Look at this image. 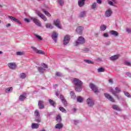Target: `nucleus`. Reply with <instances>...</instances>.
Segmentation results:
<instances>
[{
	"label": "nucleus",
	"mask_w": 131,
	"mask_h": 131,
	"mask_svg": "<svg viewBox=\"0 0 131 131\" xmlns=\"http://www.w3.org/2000/svg\"><path fill=\"white\" fill-rule=\"evenodd\" d=\"M116 91H114L113 90H111V92L112 93L113 95H114L118 99H119V96L117 95V93H120V89L119 88L116 87L115 88Z\"/></svg>",
	"instance_id": "nucleus-3"
},
{
	"label": "nucleus",
	"mask_w": 131,
	"mask_h": 131,
	"mask_svg": "<svg viewBox=\"0 0 131 131\" xmlns=\"http://www.w3.org/2000/svg\"><path fill=\"white\" fill-rule=\"evenodd\" d=\"M13 91V87L8 88L5 90L6 93H9V92H12Z\"/></svg>",
	"instance_id": "nucleus-34"
},
{
	"label": "nucleus",
	"mask_w": 131,
	"mask_h": 131,
	"mask_svg": "<svg viewBox=\"0 0 131 131\" xmlns=\"http://www.w3.org/2000/svg\"><path fill=\"white\" fill-rule=\"evenodd\" d=\"M60 99L63 103L64 106L66 107V106H67V101H66V100H65L64 96H63V95H60Z\"/></svg>",
	"instance_id": "nucleus-15"
},
{
	"label": "nucleus",
	"mask_w": 131,
	"mask_h": 131,
	"mask_svg": "<svg viewBox=\"0 0 131 131\" xmlns=\"http://www.w3.org/2000/svg\"><path fill=\"white\" fill-rule=\"evenodd\" d=\"M38 70V71H39V72H45V71H46L45 69L41 67H39Z\"/></svg>",
	"instance_id": "nucleus-38"
},
{
	"label": "nucleus",
	"mask_w": 131,
	"mask_h": 131,
	"mask_svg": "<svg viewBox=\"0 0 131 131\" xmlns=\"http://www.w3.org/2000/svg\"><path fill=\"white\" fill-rule=\"evenodd\" d=\"M126 31H127V32H128V33H131V29H130L127 28V29H126Z\"/></svg>",
	"instance_id": "nucleus-52"
},
{
	"label": "nucleus",
	"mask_w": 131,
	"mask_h": 131,
	"mask_svg": "<svg viewBox=\"0 0 131 131\" xmlns=\"http://www.w3.org/2000/svg\"><path fill=\"white\" fill-rule=\"evenodd\" d=\"M71 97H72V98H73V99H75V97H76V96H75V93H74V92H71Z\"/></svg>",
	"instance_id": "nucleus-40"
},
{
	"label": "nucleus",
	"mask_w": 131,
	"mask_h": 131,
	"mask_svg": "<svg viewBox=\"0 0 131 131\" xmlns=\"http://www.w3.org/2000/svg\"><path fill=\"white\" fill-rule=\"evenodd\" d=\"M109 82L110 83H113V80L112 79H110L109 80H108Z\"/></svg>",
	"instance_id": "nucleus-54"
},
{
	"label": "nucleus",
	"mask_w": 131,
	"mask_h": 131,
	"mask_svg": "<svg viewBox=\"0 0 131 131\" xmlns=\"http://www.w3.org/2000/svg\"><path fill=\"white\" fill-rule=\"evenodd\" d=\"M2 23V21L0 20V24Z\"/></svg>",
	"instance_id": "nucleus-62"
},
{
	"label": "nucleus",
	"mask_w": 131,
	"mask_h": 131,
	"mask_svg": "<svg viewBox=\"0 0 131 131\" xmlns=\"http://www.w3.org/2000/svg\"><path fill=\"white\" fill-rule=\"evenodd\" d=\"M85 51H89V50H85Z\"/></svg>",
	"instance_id": "nucleus-64"
},
{
	"label": "nucleus",
	"mask_w": 131,
	"mask_h": 131,
	"mask_svg": "<svg viewBox=\"0 0 131 131\" xmlns=\"http://www.w3.org/2000/svg\"><path fill=\"white\" fill-rule=\"evenodd\" d=\"M32 20L33 21L34 23L37 25V26H38L39 27H40L41 26V24L40 23V21L37 19L36 18H32Z\"/></svg>",
	"instance_id": "nucleus-11"
},
{
	"label": "nucleus",
	"mask_w": 131,
	"mask_h": 131,
	"mask_svg": "<svg viewBox=\"0 0 131 131\" xmlns=\"http://www.w3.org/2000/svg\"><path fill=\"white\" fill-rule=\"evenodd\" d=\"M60 20L59 19H56L54 21V25L57 27V28H59V29H62V27L60 26Z\"/></svg>",
	"instance_id": "nucleus-13"
},
{
	"label": "nucleus",
	"mask_w": 131,
	"mask_h": 131,
	"mask_svg": "<svg viewBox=\"0 0 131 131\" xmlns=\"http://www.w3.org/2000/svg\"><path fill=\"white\" fill-rule=\"evenodd\" d=\"M58 3L60 6H63L64 4V2H63V0H58Z\"/></svg>",
	"instance_id": "nucleus-43"
},
{
	"label": "nucleus",
	"mask_w": 131,
	"mask_h": 131,
	"mask_svg": "<svg viewBox=\"0 0 131 131\" xmlns=\"http://www.w3.org/2000/svg\"><path fill=\"white\" fill-rule=\"evenodd\" d=\"M20 78H22V79H24L25 78H26V74H25V73H21Z\"/></svg>",
	"instance_id": "nucleus-36"
},
{
	"label": "nucleus",
	"mask_w": 131,
	"mask_h": 131,
	"mask_svg": "<svg viewBox=\"0 0 131 131\" xmlns=\"http://www.w3.org/2000/svg\"><path fill=\"white\" fill-rule=\"evenodd\" d=\"M58 37V34L56 32H54L52 34V38L55 42H57V38Z\"/></svg>",
	"instance_id": "nucleus-17"
},
{
	"label": "nucleus",
	"mask_w": 131,
	"mask_h": 131,
	"mask_svg": "<svg viewBox=\"0 0 131 131\" xmlns=\"http://www.w3.org/2000/svg\"><path fill=\"white\" fill-rule=\"evenodd\" d=\"M103 35L104 37H109V35L107 33H105Z\"/></svg>",
	"instance_id": "nucleus-48"
},
{
	"label": "nucleus",
	"mask_w": 131,
	"mask_h": 131,
	"mask_svg": "<svg viewBox=\"0 0 131 131\" xmlns=\"http://www.w3.org/2000/svg\"><path fill=\"white\" fill-rule=\"evenodd\" d=\"M83 29V27L81 26H79L77 28L76 31L78 33V34H80V35H81V34H82Z\"/></svg>",
	"instance_id": "nucleus-14"
},
{
	"label": "nucleus",
	"mask_w": 131,
	"mask_h": 131,
	"mask_svg": "<svg viewBox=\"0 0 131 131\" xmlns=\"http://www.w3.org/2000/svg\"><path fill=\"white\" fill-rule=\"evenodd\" d=\"M113 3H114V4H115L116 3V0H112Z\"/></svg>",
	"instance_id": "nucleus-58"
},
{
	"label": "nucleus",
	"mask_w": 131,
	"mask_h": 131,
	"mask_svg": "<svg viewBox=\"0 0 131 131\" xmlns=\"http://www.w3.org/2000/svg\"><path fill=\"white\" fill-rule=\"evenodd\" d=\"M2 115V113H0V116Z\"/></svg>",
	"instance_id": "nucleus-61"
},
{
	"label": "nucleus",
	"mask_w": 131,
	"mask_h": 131,
	"mask_svg": "<svg viewBox=\"0 0 131 131\" xmlns=\"http://www.w3.org/2000/svg\"><path fill=\"white\" fill-rule=\"evenodd\" d=\"M42 66L44 68H46V69L48 68V66L45 63H42Z\"/></svg>",
	"instance_id": "nucleus-50"
},
{
	"label": "nucleus",
	"mask_w": 131,
	"mask_h": 131,
	"mask_svg": "<svg viewBox=\"0 0 131 131\" xmlns=\"http://www.w3.org/2000/svg\"><path fill=\"white\" fill-rule=\"evenodd\" d=\"M8 67L12 70H15L17 68V65L15 62H10L8 64Z\"/></svg>",
	"instance_id": "nucleus-5"
},
{
	"label": "nucleus",
	"mask_w": 131,
	"mask_h": 131,
	"mask_svg": "<svg viewBox=\"0 0 131 131\" xmlns=\"http://www.w3.org/2000/svg\"><path fill=\"white\" fill-rule=\"evenodd\" d=\"M125 65H126L127 66H131V63L129 62L128 61H124Z\"/></svg>",
	"instance_id": "nucleus-41"
},
{
	"label": "nucleus",
	"mask_w": 131,
	"mask_h": 131,
	"mask_svg": "<svg viewBox=\"0 0 131 131\" xmlns=\"http://www.w3.org/2000/svg\"><path fill=\"white\" fill-rule=\"evenodd\" d=\"M70 40V37L69 35H66L64 37L63 39V45H66L69 43V41Z\"/></svg>",
	"instance_id": "nucleus-9"
},
{
	"label": "nucleus",
	"mask_w": 131,
	"mask_h": 131,
	"mask_svg": "<svg viewBox=\"0 0 131 131\" xmlns=\"http://www.w3.org/2000/svg\"><path fill=\"white\" fill-rule=\"evenodd\" d=\"M16 55H17V56H22V55H24V52H16Z\"/></svg>",
	"instance_id": "nucleus-42"
},
{
	"label": "nucleus",
	"mask_w": 131,
	"mask_h": 131,
	"mask_svg": "<svg viewBox=\"0 0 131 131\" xmlns=\"http://www.w3.org/2000/svg\"><path fill=\"white\" fill-rule=\"evenodd\" d=\"M110 33L111 35H114V36H118V35H119V33H118L116 31L111 30L110 31Z\"/></svg>",
	"instance_id": "nucleus-20"
},
{
	"label": "nucleus",
	"mask_w": 131,
	"mask_h": 131,
	"mask_svg": "<svg viewBox=\"0 0 131 131\" xmlns=\"http://www.w3.org/2000/svg\"><path fill=\"white\" fill-rule=\"evenodd\" d=\"M105 71V69L103 68H100L98 69V72H104Z\"/></svg>",
	"instance_id": "nucleus-39"
},
{
	"label": "nucleus",
	"mask_w": 131,
	"mask_h": 131,
	"mask_svg": "<svg viewBox=\"0 0 131 131\" xmlns=\"http://www.w3.org/2000/svg\"><path fill=\"white\" fill-rule=\"evenodd\" d=\"M85 62H86V63H88V64H92V63H93V62H92V61L90 60H85Z\"/></svg>",
	"instance_id": "nucleus-46"
},
{
	"label": "nucleus",
	"mask_w": 131,
	"mask_h": 131,
	"mask_svg": "<svg viewBox=\"0 0 131 131\" xmlns=\"http://www.w3.org/2000/svg\"><path fill=\"white\" fill-rule=\"evenodd\" d=\"M40 131H46V130L45 129H42V130H41Z\"/></svg>",
	"instance_id": "nucleus-59"
},
{
	"label": "nucleus",
	"mask_w": 131,
	"mask_h": 131,
	"mask_svg": "<svg viewBox=\"0 0 131 131\" xmlns=\"http://www.w3.org/2000/svg\"><path fill=\"white\" fill-rule=\"evenodd\" d=\"M46 26V28H50V29H53V28H54V27H53V26H52V25L50 23H47Z\"/></svg>",
	"instance_id": "nucleus-33"
},
{
	"label": "nucleus",
	"mask_w": 131,
	"mask_h": 131,
	"mask_svg": "<svg viewBox=\"0 0 131 131\" xmlns=\"http://www.w3.org/2000/svg\"><path fill=\"white\" fill-rule=\"evenodd\" d=\"M26 99V94L21 95L19 96V100L20 101H24Z\"/></svg>",
	"instance_id": "nucleus-24"
},
{
	"label": "nucleus",
	"mask_w": 131,
	"mask_h": 131,
	"mask_svg": "<svg viewBox=\"0 0 131 131\" xmlns=\"http://www.w3.org/2000/svg\"><path fill=\"white\" fill-rule=\"evenodd\" d=\"M31 49H32L33 51H34L36 54H39L40 55H45V52L42 51V50H38L37 48L32 47Z\"/></svg>",
	"instance_id": "nucleus-6"
},
{
	"label": "nucleus",
	"mask_w": 131,
	"mask_h": 131,
	"mask_svg": "<svg viewBox=\"0 0 131 131\" xmlns=\"http://www.w3.org/2000/svg\"><path fill=\"white\" fill-rule=\"evenodd\" d=\"M59 110L61 112H63V113H67V111L64 107H59Z\"/></svg>",
	"instance_id": "nucleus-35"
},
{
	"label": "nucleus",
	"mask_w": 131,
	"mask_h": 131,
	"mask_svg": "<svg viewBox=\"0 0 131 131\" xmlns=\"http://www.w3.org/2000/svg\"><path fill=\"white\" fill-rule=\"evenodd\" d=\"M6 27L8 28V27H10L11 26V24H8L6 25Z\"/></svg>",
	"instance_id": "nucleus-55"
},
{
	"label": "nucleus",
	"mask_w": 131,
	"mask_h": 131,
	"mask_svg": "<svg viewBox=\"0 0 131 131\" xmlns=\"http://www.w3.org/2000/svg\"><path fill=\"white\" fill-rule=\"evenodd\" d=\"M104 96L105 98H106V99H108V100H109V101H110L111 102H112L113 103H114V102H115V100H114V99H113L112 96H111L110 95L107 93H105L104 94Z\"/></svg>",
	"instance_id": "nucleus-12"
},
{
	"label": "nucleus",
	"mask_w": 131,
	"mask_h": 131,
	"mask_svg": "<svg viewBox=\"0 0 131 131\" xmlns=\"http://www.w3.org/2000/svg\"><path fill=\"white\" fill-rule=\"evenodd\" d=\"M73 83L75 85V89L76 92H81V86H82V82L80 80L77 78H74L73 80Z\"/></svg>",
	"instance_id": "nucleus-1"
},
{
	"label": "nucleus",
	"mask_w": 131,
	"mask_h": 131,
	"mask_svg": "<svg viewBox=\"0 0 131 131\" xmlns=\"http://www.w3.org/2000/svg\"><path fill=\"white\" fill-rule=\"evenodd\" d=\"M61 75V73L60 72H57L56 74V76H60Z\"/></svg>",
	"instance_id": "nucleus-53"
},
{
	"label": "nucleus",
	"mask_w": 131,
	"mask_h": 131,
	"mask_svg": "<svg viewBox=\"0 0 131 131\" xmlns=\"http://www.w3.org/2000/svg\"><path fill=\"white\" fill-rule=\"evenodd\" d=\"M31 127H32V128H33V129H34L35 128H38V127H39L38 124L32 123Z\"/></svg>",
	"instance_id": "nucleus-26"
},
{
	"label": "nucleus",
	"mask_w": 131,
	"mask_h": 131,
	"mask_svg": "<svg viewBox=\"0 0 131 131\" xmlns=\"http://www.w3.org/2000/svg\"><path fill=\"white\" fill-rule=\"evenodd\" d=\"M108 5H110V6H114V4H113V2L112 1H108Z\"/></svg>",
	"instance_id": "nucleus-45"
},
{
	"label": "nucleus",
	"mask_w": 131,
	"mask_h": 131,
	"mask_svg": "<svg viewBox=\"0 0 131 131\" xmlns=\"http://www.w3.org/2000/svg\"><path fill=\"white\" fill-rule=\"evenodd\" d=\"M91 9H92V10H96V9H97V3H94L92 4Z\"/></svg>",
	"instance_id": "nucleus-31"
},
{
	"label": "nucleus",
	"mask_w": 131,
	"mask_h": 131,
	"mask_svg": "<svg viewBox=\"0 0 131 131\" xmlns=\"http://www.w3.org/2000/svg\"><path fill=\"white\" fill-rule=\"evenodd\" d=\"M0 54H3V52L0 51Z\"/></svg>",
	"instance_id": "nucleus-60"
},
{
	"label": "nucleus",
	"mask_w": 131,
	"mask_h": 131,
	"mask_svg": "<svg viewBox=\"0 0 131 131\" xmlns=\"http://www.w3.org/2000/svg\"><path fill=\"white\" fill-rule=\"evenodd\" d=\"M112 108L114 109V110H116L117 111H120L121 110L119 106H118L117 105H113L112 106Z\"/></svg>",
	"instance_id": "nucleus-25"
},
{
	"label": "nucleus",
	"mask_w": 131,
	"mask_h": 131,
	"mask_svg": "<svg viewBox=\"0 0 131 131\" xmlns=\"http://www.w3.org/2000/svg\"><path fill=\"white\" fill-rule=\"evenodd\" d=\"M63 127V124L62 123H58L55 125V128L61 129Z\"/></svg>",
	"instance_id": "nucleus-23"
},
{
	"label": "nucleus",
	"mask_w": 131,
	"mask_h": 131,
	"mask_svg": "<svg viewBox=\"0 0 131 131\" xmlns=\"http://www.w3.org/2000/svg\"><path fill=\"white\" fill-rule=\"evenodd\" d=\"M85 42V39L82 36H80L78 38V40L75 43V46H77L78 45H82Z\"/></svg>",
	"instance_id": "nucleus-2"
},
{
	"label": "nucleus",
	"mask_w": 131,
	"mask_h": 131,
	"mask_svg": "<svg viewBox=\"0 0 131 131\" xmlns=\"http://www.w3.org/2000/svg\"><path fill=\"white\" fill-rule=\"evenodd\" d=\"M49 103L51 105V106H53L54 107H55V106H56V105H57L56 102H55V101H53V100H52V99L49 100Z\"/></svg>",
	"instance_id": "nucleus-28"
},
{
	"label": "nucleus",
	"mask_w": 131,
	"mask_h": 131,
	"mask_svg": "<svg viewBox=\"0 0 131 131\" xmlns=\"http://www.w3.org/2000/svg\"><path fill=\"white\" fill-rule=\"evenodd\" d=\"M35 116L36 117V121L37 122H40V115H39V112L38 110H36L35 111Z\"/></svg>",
	"instance_id": "nucleus-7"
},
{
	"label": "nucleus",
	"mask_w": 131,
	"mask_h": 131,
	"mask_svg": "<svg viewBox=\"0 0 131 131\" xmlns=\"http://www.w3.org/2000/svg\"><path fill=\"white\" fill-rule=\"evenodd\" d=\"M85 16V12L83 11L80 13L79 14V17L82 18Z\"/></svg>",
	"instance_id": "nucleus-37"
},
{
	"label": "nucleus",
	"mask_w": 131,
	"mask_h": 131,
	"mask_svg": "<svg viewBox=\"0 0 131 131\" xmlns=\"http://www.w3.org/2000/svg\"><path fill=\"white\" fill-rule=\"evenodd\" d=\"M25 21H26V22H28V23L30 22V21L29 20V19H27V18H25Z\"/></svg>",
	"instance_id": "nucleus-56"
},
{
	"label": "nucleus",
	"mask_w": 131,
	"mask_h": 131,
	"mask_svg": "<svg viewBox=\"0 0 131 131\" xmlns=\"http://www.w3.org/2000/svg\"><path fill=\"white\" fill-rule=\"evenodd\" d=\"M96 2L97 4H99V5H101V4H102V0H96Z\"/></svg>",
	"instance_id": "nucleus-51"
},
{
	"label": "nucleus",
	"mask_w": 131,
	"mask_h": 131,
	"mask_svg": "<svg viewBox=\"0 0 131 131\" xmlns=\"http://www.w3.org/2000/svg\"><path fill=\"white\" fill-rule=\"evenodd\" d=\"M77 102H79V103H81V102L83 101V98L81 96H78L77 98Z\"/></svg>",
	"instance_id": "nucleus-32"
},
{
	"label": "nucleus",
	"mask_w": 131,
	"mask_h": 131,
	"mask_svg": "<svg viewBox=\"0 0 131 131\" xmlns=\"http://www.w3.org/2000/svg\"><path fill=\"white\" fill-rule=\"evenodd\" d=\"M38 106L39 109H43V108H45V106H43V101H39L38 102Z\"/></svg>",
	"instance_id": "nucleus-21"
},
{
	"label": "nucleus",
	"mask_w": 131,
	"mask_h": 131,
	"mask_svg": "<svg viewBox=\"0 0 131 131\" xmlns=\"http://www.w3.org/2000/svg\"><path fill=\"white\" fill-rule=\"evenodd\" d=\"M125 96H126V97H128V98H130V95H129V93L127 92H124Z\"/></svg>",
	"instance_id": "nucleus-44"
},
{
	"label": "nucleus",
	"mask_w": 131,
	"mask_h": 131,
	"mask_svg": "<svg viewBox=\"0 0 131 131\" xmlns=\"http://www.w3.org/2000/svg\"><path fill=\"white\" fill-rule=\"evenodd\" d=\"M55 85H56V86H57V85H57V84H55Z\"/></svg>",
	"instance_id": "nucleus-63"
},
{
	"label": "nucleus",
	"mask_w": 131,
	"mask_h": 131,
	"mask_svg": "<svg viewBox=\"0 0 131 131\" xmlns=\"http://www.w3.org/2000/svg\"><path fill=\"white\" fill-rule=\"evenodd\" d=\"M8 18L9 19H11L12 21H14V22H16V23H18V24H21V22L19 21L16 17L12 16H8Z\"/></svg>",
	"instance_id": "nucleus-16"
},
{
	"label": "nucleus",
	"mask_w": 131,
	"mask_h": 131,
	"mask_svg": "<svg viewBox=\"0 0 131 131\" xmlns=\"http://www.w3.org/2000/svg\"><path fill=\"white\" fill-rule=\"evenodd\" d=\"M112 10L111 9H108L105 12V16L106 17H110L112 15Z\"/></svg>",
	"instance_id": "nucleus-19"
},
{
	"label": "nucleus",
	"mask_w": 131,
	"mask_h": 131,
	"mask_svg": "<svg viewBox=\"0 0 131 131\" xmlns=\"http://www.w3.org/2000/svg\"><path fill=\"white\" fill-rule=\"evenodd\" d=\"M126 75H127V76H128V77H131V73L129 72H126Z\"/></svg>",
	"instance_id": "nucleus-49"
},
{
	"label": "nucleus",
	"mask_w": 131,
	"mask_h": 131,
	"mask_svg": "<svg viewBox=\"0 0 131 131\" xmlns=\"http://www.w3.org/2000/svg\"><path fill=\"white\" fill-rule=\"evenodd\" d=\"M42 12L47 16L48 17H51V14L49 12L46 11L45 9H42Z\"/></svg>",
	"instance_id": "nucleus-30"
},
{
	"label": "nucleus",
	"mask_w": 131,
	"mask_h": 131,
	"mask_svg": "<svg viewBox=\"0 0 131 131\" xmlns=\"http://www.w3.org/2000/svg\"><path fill=\"white\" fill-rule=\"evenodd\" d=\"M74 112H76V108H73Z\"/></svg>",
	"instance_id": "nucleus-57"
},
{
	"label": "nucleus",
	"mask_w": 131,
	"mask_h": 131,
	"mask_svg": "<svg viewBox=\"0 0 131 131\" xmlns=\"http://www.w3.org/2000/svg\"><path fill=\"white\" fill-rule=\"evenodd\" d=\"M100 28L101 31H105V30H106V29L107 28V27H106V26L104 25H102L100 26Z\"/></svg>",
	"instance_id": "nucleus-29"
},
{
	"label": "nucleus",
	"mask_w": 131,
	"mask_h": 131,
	"mask_svg": "<svg viewBox=\"0 0 131 131\" xmlns=\"http://www.w3.org/2000/svg\"><path fill=\"white\" fill-rule=\"evenodd\" d=\"M86 102L88 106H89V107H93V106H94V100H93L92 99L88 98L86 100Z\"/></svg>",
	"instance_id": "nucleus-10"
},
{
	"label": "nucleus",
	"mask_w": 131,
	"mask_h": 131,
	"mask_svg": "<svg viewBox=\"0 0 131 131\" xmlns=\"http://www.w3.org/2000/svg\"><path fill=\"white\" fill-rule=\"evenodd\" d=\"M36 13L37 14V15H38V16H39V17H40L41 18V19H42V20H43V21H47V17H46V16H45V15H43L42 13H41L40 11H36Z\"/></svg>",
	"instance_id": "nucleus-8"
},
{
	"label": "nucleus",
	"mask_w": 131,
	"mask_h": 131,
	"mask_svg": "<svg viewBox=\"0 0 131 131\" xmlns=\"http://www.w3.org/2000/svg\"><path fill=\"white\" fill-rule=\"evenodd\" d=\"M36 37L38 39H39V40H41L42 38H41V37L40 36H39L38 35H36Z\"/></svg>",
	"instance_id": "nucleus-47"
},
{
	"label": "nucleus",
	"mask_w": 131,
	"mask_h": 131,
	"mask_svg": "<svg viewBox=\"0 0 131 131\" xmlns=\"http://www.w3.org/2000/svg\"><path fill=\"white\" fill-rule=\"evenodd\" d=\"M56 120L57 122H61L62 121V118H61V116L60 115H58L56 117Z\"/></svg>",
	"instance_id": "nucleus-27"
},
{
	"label": "nucleus",
	"mask_w": 131,
	"mask_h": 131,
	"mask_svg": "<svg viewBox=\"0 0 131 131\" xmlns=\"http://www.w3.org/2000/svg\"><path fill=\"white\" fill-rule=\"evenodd\" d=\"M85 3V0H79L78 2V5L79 7H83Z\"/></svg>",
	"instance_id": "nucleus-18"
},
{
	"label": "nucleus",
	"mask_w": 131,
	"mask_h": 131,
	"mask_svg": "<svg viewBox=\"0 0 131 131\" xmlns=\"http://www.w3.org/2000/svg\"><path fill=\"white\" fill-rule=\"evenodd\" d=\"M119 57V55H114V56H112V57H111L110 59L112 61H115V60H117V59H118Z\"/></svg>",
	"instance_id": "nucleus-22"
},
{
	"label": "nucleus",
	"mask_w": 131,
	"mask_h": 131,
	"mask_svg": "<svg viewBox=\"0 0 131 131\" xmlns=\"http://www.w3.org/2000/svg\"><path fill=\"white\" fill-rule=\"evenodd\" d=\"M90 87L91 88V89H92V91L94 92V93H99V90H98V88L96 86L95 84L91 83L90 84Z\"/></svg>",
	"instance_id": "nucleus-4"
}]
</instances>
